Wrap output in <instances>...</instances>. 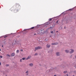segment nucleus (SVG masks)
<instances>
[{"label":"nucleus","mask_w":76,"mask_h":76,"mask_svg":"<svg viewBox=\"0 0 76 76\" xmlns=\"http://www.w3.org/2000/svg\"><path fill=\"white\" fill-rule=\"evenodd\" d=\"M71 51L69 52L70 54H72V53H73L75 51V50H74L73 49H71Z\"/></svg>","instance_id":"1"},{"label":"nucleus","mask_w":76,"mask_h":76,"mask_svg":"<svg viewBox=\"0 0 76 76\" xmlns=\"http://www.w3.org/2000/svg\"><path fill=\"white\" fill-rule=\"evenodd\" d=\"M50 46H51V45H49L48 44L46 45V48H50Z\"/></svg>","instance_id":"2"},{"label":"nucleus","mask_w":76,"mask_h":76,"mask_svg":"<svg viewBox=\"0 0 76 76\" xmlns=\"http://www.w3.org/2000/svg\"><path fill=\"white\" fill-rule=\"evenodd\" d=\"M58 44V42H56V43H53L51 44V45H57Z\"/></svg>","instance_id":"3"},{"label":"nucleus","mask_w":76,"mask_h":76,"mask_svg":"<svg viewBox=\"0 0 76 76\" xmlns=\"http://www.w3.org/2000/svg\"><path fill=\"white\" fill-rule=\"evenodd\" d=\"M29 66H30V67H32L33 66H34V64H33L31 63L29 64Z\"/></svg>","instance_id":"4"},{"label":"nucleus","mask_w":76,"mask_h":76,"mask_svg":"<svg viewBox=\"0 0 76 76\" xmlns=\"http://www.w3.org/2000/svg\"><path fill=\"white\" fill-rule=\"evenodd\" d=\"M65 51L66 53H69V52H70V50H65Z\"/></svg>","instance_id":"5"},{"label":"nucleus","mask_w":76,"mask_h":76,"mask_svg":"<svg viewBox=\"0 0 76 76\" xmlns=\"http://www.w3.org/2000/svg\"><path fill=\"white\" fill-rule=\"evenodd\" d=\"M31 58V56H28L27 58H26V60H28V59Z\"/></svg>","instance_id":"6"},{"label":"nucleus","mask_w":76,"mask_h":76,"mask_svg":"<svg viewBox=\"0 0 76 76\" xmlns=\"http://www.w3.org/2000/svg\"><path fill=\"white\" fill-rule=\"evenodd\" d=\"M49 24H50V22H48L47 23H45V26H47V25H49Z\"/></svg>","instance_id":"7"},{"label":"nucleus","mask_w":76,"mask_h":76,"mask_svg":"<svg viewBox=\"0 0 76 76\" xmlns=\"http://www.w3.org/2000/svg\"><path fill=\"white\" fill-rule=\"evenodd\" d=\"M56 56H60V53L58 52H57L56 53Z\"/></svg>","instance_id":"8"},{"label":"nucleus","mask_w":76,"mask_h":76,"mask_svg":"<svg viewBox=\"0 0 76 76\" xmlns=\"http://www.w3.org/2000/svg\"><path fill=\"white\" fill-rule=\"evenodd\" d=\"M37 47V48L38 50H39V49H41V48H42V47L41 46H38Z\"/></svg>","instance_id":"9"},{"label":"nucleus","mask_w":76,"mask_h":76,"mask_svg":"<svg viewBox=\"0 0 76 76\" xmlns=\"http://www.w3.org/2000/svg\"><path fill=\"white\" fill-rule=\"evenodd\" d=\"M15 56V53H13L11 54V56L12 57H13Z\"/></svg>","instance_id":"10"},{"label":"nucleus","mask_w":76,"mask_h":76,"mask_svg":"<svg viewBox=\"0 0 76 76\" xmlns=\"http://www.w3.org/2000/svg\"><path fill=\"white\" fill-rule=\"evenodd\" d=\"M37 50H38V48H37V47H36L35 48V49L34 50V51H37Z\"/></svg>","instance_id":"11"},{"label":"nucleus","mask_w":76,"mask_h":76,"mask_svg":"<svg viewBox=\"0 0 76 76\" xmlns=\"http://www.w3.org/2000/svg\"><path fill=\"white\" fill-rule=\"evenodd\" d=\"M22 59H23V60H26V58H22Z\"/></svg>","instance_id":"12"},{"label":"nucleus","mask_w":76,"mask_h":76,"mask_svg":"<svg viewBox=\"0 0 76 76\" xmlns=\"http://www.w3.org/2000/svg\"><path fill=\"white\" fill-rule=\"evenodd\" d=\"M18 12V11H17V10H14V12L15 13H16V12Z\"/></svg>","instance_id":"13"},{"label":"nucleus","mask_w":76,"mask_h":76,"mask_svg":"<svg viewBox=\"0 0 76 76\" xmlns=\"http://www.w3.org/2000/svg\"><path fill=\"white\" fill-rule=\"evenodd\" d=\"M19 6V4H17L16 5V7H18Z\"/></svg>","instance_id":"14"},{"label":"nucleus","mask_w":76,"mask_h":76,"mask_svg":"<svg viewBox=\"0 0 76 76\" xmlns=\"http://www.w3.org/2000/svg\"><path fill=\"white\" fill-rule=\"evenodd\" d=\"M9 66H10L9 64H7L6 65V67Z\"/></svg>","instance_id":"15"},{"label":"nucleus","mask_w":76,"mask_h":76,"mask_svg":"<svg viewBox=\"0 0 76 76\" xmlns=\"http://www.w3.org/2000/svg\"><path fill=\"white\" fill-rule=\"evenodd\" d=\"M34 27H32L30 28H28V29H34Z\"/></svg>","instance_id":"16"},{"label":"nucleus","mask_w":76,"mask_h":76,"mask_svg":"<svg viewBox=\"0 0 76 76\" xmlns=\"http://www.w3.org/2000/svg\"><path fill=\"white\" fill-rule=\"evenodd\" d=\"M4 38H6V37H7V36L6 35H5V36H4Z\"/></svg>","instance_id":"17"},{"label":"nucleus","mask_w":76,"mask_h":76,"mask_svg":"<svg viewBox=\"0 0 76 76\" xmlns=\"http://www.w3.org/2000/svg\"><path fill=\"white\" fill-rule=\"evenodd\" d=\"M17 53H19V50H17L16 51Z\"/></svg>","instance_id":"18"},{"label":"nucleus","mask_w":76,"mask_h":76,"mask_svg":"<svg viewBox=\"0 0 76 76\" xmlns=\"http://www.w3.org/2000/svg\"><path fill=\"white\" fill-rule=\"evenodd\" d=\"M37 55H38V53H36L34 54V55H35V56H37Z\"/></svg>","instance_id":"19"},{"label":"nucleus","mask_w":76,"mask_h":76,"mask_svg":"<svg viewBox=\"0 0 76 76\" xmlns=\"http://www.w3.org/2000/svg\"><path fill=\"white\" fill-rule=\"evenodd\" d=\"M22 59H20V62H22Z\"/></svg>","instance_id":"20"},{"label":"nucleus","mask_w":76,"mask_h":76,"mask_svg":"<svg viewBox=\"0 0 76 76\" xmlns=\"http://www.w3.org/2000/svg\"><path fill=\"white\" fill-rule=\"evenodd\" d=\"M52 18H49V19L48 20H52Z\"/></svg>","instance_id":"21"},{"label":"nucleus","mask_w":76,"mask_h":76,"mask_svg":"<svg viewBox=\"0 0 76 76\" xmlns=\"http://www.w3.org/2000/svg\"><path fill=\"white\" fill-rule=\"evenodd\" d=\"M7 56L8 57H10V56L9 54H7Z\"/></svg>","instance_id":"22"},{"label":"nucleus","mask_w":76,"mask_h":76,"mask_svg":"<svg viewBox=\"0 0 76 76\" xmlns=\"http://www.w3.org/2000/svg\"><path fill=\"white\" fill-rule=\"evenodd\" d=\"M67 73V71H64V73Z\"/></svg>","instance_id":"23"},{"label":"nucleus","mask_w":76,"mask_h":76,"mask_svg":"<svg viewBox=\"0 0 76 76\" xmlns=\"http://www.w3.org/2000/svg\"><path fill=\"white\" fill-rule=\"evenodd\" d=\"M29 73V71H27L26 72V73Z\"/></svg>","instance_id":"24"},{"label":"nucleus","mask_w":76,"mask_h":76,"mask_svg":"<svg viewBox=\"0 0 76 76\" xmlns=\"http://www.w3.org/2000/svg\"><path fill=\"white\" fill-rule=\"evenodd\" d=\"M50 33H51V34H53V31H50Z\"/></svg>","instance_id":"25"},{"label":"nucleus","mask_w":76,"mask_h":76,"mask_svg":"<svg viewBox=\"0 0 76 76\" xmlns=\"http://www.w3.org/2000/svg\"><path fill=\"white\" fill-rule=\"evenodd\" d=\"M72 10V9H69V10H67V11H68V10Z\"/></svg>","instance_id":"26"},{"label":"nucleus","mask_w":76,"mask_h":76,"mask_svg":"<svg viewBox=\"0 0 76 76\" xmlns=\"http://www.w3.org/2000/svg\"><path fill=\"white\" fill-rule=\"evenodd\" d=\"M37 27H39V25H37Z\"/></svg>","instance_id":"27"},{"label":"nucleus","mask_w":76,"mask_h":76,"mask_svg":"<svg viewBox=\"0 0 76 76\" xmlns=\"http://www.w3.org/2000/svg\"><path fill=\"white\" fill-rule=\"evenodd\" d=\"M0 65H1V62H0Z\"/></svg>","instance_id":"28"},{"label":"nucleus","mask_w":76,"mask_h":76,"mask_svg":"<svg viewBox=\"0 0 76 76\" xmlns=\"http://www.w3.org/2000/svg\"><path fill=\"white\" fill-rule=\"evenodd\" d=\"M21 51H23V50L22 49L20 50Z\"/></svg>","instance_id":"29"},{"label":"nucleus","mask_w":76,"mask_h":76,"mask_svg":"<svg viewBox=\"0 0 76 76\" xmlns=\"http://www.w3.org/2000/svg\"><path fill=\"white\" fill-rule=\"evenodd\" d=\"M67 11L66 10V11H65V12H62V13H64V12H67Z\"/></svg>","instance_id":"30"},{"label":"nucleus","mask_w":76,"mask_h":76,"mask_svg":"<svg viewBox=\"0 0 76 76\" xmlns=\"http://www.w3.org/2000/svg\"><path fill=\"white\" fill-rule=\"evenodd\" d=\"M66 75L67 76H69V74H66Z\"/></svg>","instance_id":"31"},{"label":"nucleus","mask_w":76,"mask_h":76,"mask_svg":"<svg viewBox=\"0 0 76 76\" xmlns=\"http://www.w3.org/2000/svg\"><path fill=\"white\" fill-rule=\"evenodd\" d=\"M58 20L56 22V23H58Z\"/></svg>","instance_id":"32"},{"label":"nucleus","mask_w":76,"mask_h":76,"mask_svg":"<svg viewBox=\"0 0 76 76\" xmlns=\"http://www.w3.org/2000/svg\"><path fill=\"white\" fill-rule=\"evenodd\" d=\"M2 58V56H0V58Z\"/></svg>","instance_id":"33"},{"label":"nucleus","mask_w":76,"mask_h":76,"mask_svg":"<svg viewBox=\"0 0 76 76\" xmlns=\"http://www.w3.org/2000/svg\"><path fill=\"white\" fill-rule=\"evenodd\" d=\"M75 58L76 59V56H75Z\"/></svg>","instance_id":"34"},{"label":"nucleus","mask_w":76,"mask_h":76,"mask_svg":"<svg viewBox=\"0 0 76 76\" xmlns=\"http://www.w3.org/2000/svg\"><path fill=\"white\" fill-rule=\"evenodd\" d=\"M39 66H41V64H39Z\"/></svg>","instance_id":"35"},{"label":"nucleus","mask_w":76,"mask_h":76,"mask_svg":"<svg viewBox=\"0 0 76 76\" xmlns=\"http://www.w3.org/2000/svg\"><path fill=\"white\" fill-rule=\"evenodd\" d=\"M64 29H66V27H64Z\"/></svg>","instance_id":"36"},{"label":"nucleus","mask_w":76,"mask_h":76,"mask_svg":"<svg viewBox=\"0 0 76 76\" xmlns=\"http://www.w3.org/2000/svg\"><path fill=\"white\" fill-rule=\"evenodd\" d=\"M37 34H34V35H36Z\"/></svg>","instance_id":"37"},{"label":"nucleus","mask_w":76,"mask_h":76,"mask_svg":"<svg viewBox=\"0 0 76 76\" xmlns=\"http://www.w3.org/2000/svg\"><path fill=\"white\" fill-rule=\"evenodd\" d=\"M52 37V36H50V37Z\"/></svg>","instance_id":"38"},{"label":"nucleus","mask_w":76,"mask_h":76,"mask_svg":"<svg viewBox=\"0 0 76 76\" xmlns=\"http://www.w3.org/2000/svg\"><path fill=\"white\" fill-rule=\"evenodd\" d=\"M58 32V31H56V33H57V32Z\"/></svg>","instance_id":"39"},{"label":"nucleus","mask_w":76,"mask_h":76,"mask_svg":"<svg viewBox=\"0 0 76 76\" xmlns=\"http://www.w3.org/2000/svg\"><path fill=\"white\" fill-rule=\"evenodd\" d=\"M0 51H1V49H0Z\"/></svg>","instance_id":"40"},{"label":"nucleus","mask_w":76,"mask_h":76,"mask_svg":"<svg viewBox=\"0 0 76 76\" xmlns=\"http://www.w3.org/2000/svg\"><path fill=\"white\" fill-rule=\"evenodd\" d=\"M68 23V22H67V21L66 23Z\"/></svg>","instance_id":"41"},{"label":"nucleus","mask_w":76,"mask_h":76,"mask_svg":"<svg viewBox=\"0 0 76 76\" xmlns=\"http://www.w3.org/2000/svg\"><path fill=\"white\" fill-rule=\"evenodd\" d=\"M2 47H3V45H2Z\"/></svg>","instance_id":"42"},{"label":"nucleus","mask_w":76,"mask_h":76,"mask_svg":"<svg viewBox=\"0 0 76 76\" xmlns=\"http://www.w3.org/2000/svg\"><path fill=\"white\" fill-rule=\"evenodd\" d=\"M28 75V74H27V76Z\"/></svg>","instance_id":"43"},{"label":"nucleus","mask_w":76,"mask_h":76,"mask_svg":"<svg viewBox=\"0 0 76 76\" xmlns=\"http://www.w3.org/2000/svg\"><path fill=\"white\" fill-rule=\"evenodd\" d=\"M54 76H56V75H54Z\"/></svg>","instance_id":"44"},{"label":"nucleus","mask_w":76,"mask_h":76,"mask_svg":"<svg viewBox=\"0 0 76 76\" xmlns=\"http://www.w3.org/2000/svg\"><path fill=\"white\" fill-rule=\"evenodd\" d=\"M25 30H26V29H25L24 31H25Z\"/></svg>","instance_id":"45"},{"label":"nucleus","mask_w":76,"mask_h":76,"mask_svg":"<svg viewBox=\"0 0 76 76\" xmlns=\"http://www.w3.org/2000/svg\"><path fill=\"white\" fill-rule=\"evenodd\" d=\"M73 76H75V75H73Z\"/></svg>","instance_id":"46"},{"label":"nucleus","mask_w":76,"mask_h":76,"mask_svg":"<svg viewBox=\"0 0 76 76\" xmlns=\"http://www.w3.org/2000/svg\"><path fill=\"white\" fill-rule=\"evenodd\" d=\"M51 27V28H52V27Z\"/></svg>","instance_id":"47"},{"label":"nucleus","mask_w":76,"mask_h":76,"mask_svg":"<svg viewBox=\"0 0 76 76\" xmlns=\"http://www.w3.org/2000/svg\"><path fill=\"white\" fill-rule=\"evenodd\" d=\"M7 75H6V76Z\"/></svg>","instance_id":"48"}]
</instances>
